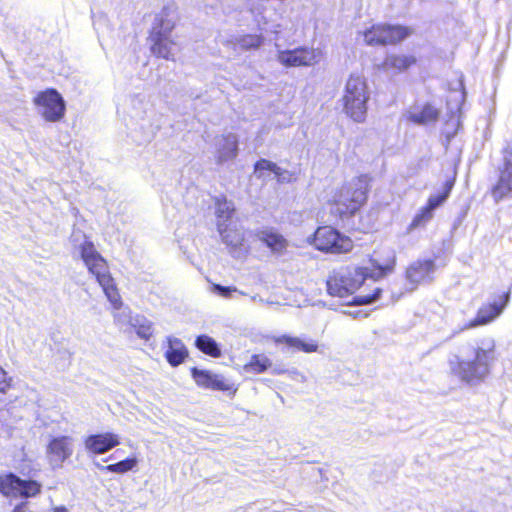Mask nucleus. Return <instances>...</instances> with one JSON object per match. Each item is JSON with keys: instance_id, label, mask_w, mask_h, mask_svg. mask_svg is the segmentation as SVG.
I'll use <instances>...</instances> for the list:
<instances>
[{"instance_id": "22", "label": "nucleus", "mask_w": 512, "mask_h": 512, "mask_svg": "<svg viewBox=\"0 0 512 512\" xmlns=\"http://www.w3.org/2000/svg\"><path fill=\"white\" fill-rule=\"evenodd\" d=\"M168 348L165 352V357L167 362L176 367L184 362V360L188 357V351L183 344L182 340L169 336L167 337Z\"/></svg>"}, {"instance_id": "18", "label": "nucleus", "mask_w": 512, "mask_h": 512, "mask_svg": "<svg viewBox=\"0 0 512 512\" xmlns=\"http://www.w3.org/2000/svg\"><path fill=\"white\" fill-rule=\"evenodd\" d=\"M216 152L215 159L217 163H224L237 156L238 138L233 133L219 136L215 139Z\"/></svg>"}, {"instance_id": "14", "label": "nucleus", "mask_w": 512, "mask_h": 512, "mask_svg": "<svg viewBox=\"0 0 512 512\" xmlns=\"http://www.w3.org/2000/svg\"><path fill=\"white\" fill-rule=\"evenodd\" d=\"M120 444V438L113 432L93 434L85 438V449L93 454H104Z\"/></svg>"}, {"instance_id": "44", "label": "nucleus", "mask_w": 512, "mask_h": 512, "mask_svg": "<svg viewBox=\"0 0 512 512\" xmlns=\"http://www.w3.org/2000/svg\"><path fill=\"white\" fill-rule=\"evenodd\" d=\"M252 299L253 300H258V297L257 296H253Z\"/></svg>"}, {"instance_id": "16", "label": "nucleus", "mask_w": 512, "mask_h": 512, "mask_svg": "<svg viewBox=\"0 0 512 512\" xmlns=\"http://www.w3.org/2000/svg\"><path fill=\"white\" fill-rule=\"evenodd\" d=\"M176 21L175 10L171 7H164L155 17L150 38L172 36Z\"/></svg>"}, {"instance_id": "37", "label": "nucleus", "mask_w": 512, "mask_h": 512, "mask_svg": "<svg viewBox=\"0 0 512 512\" xmlns=\"http://www.w3.org/2000/svg\"><path fill=\"white\" fill-rule=\"evenodd\" d=\"M448 195H449V189H447L443 193L431 195L429 197L428 202L425 207L429 208L430 211L434 212V210L437 207H439L446 201V199L448 198Z\"/></svg>"}, {"instance_id": "5", "label": "nucleus", "mask_w": 512, "mask_h": 512, "mask_svg": "<svg viewBox=\"0 0 512 512\" xmlns=\"http://www.w3.org/2000/svg\"><path fill=\"white\" fill-rule=\"evenodd\" d=\"M369 98V88L365 77L359 73L350 74L341 98L343 112L355 122H364Z\"/></svg>"}, {"instance_id": "41", "label": "nucleus", "mask_w": 512, "mask_h": 512, "mask_svg": "<svg viewBox=\"0 0 512 512\" xmlns=\"http://www.w3.org/2000/svg\"><path fill=\"white\" fill-rule=\"evenodd\" d=\"M13 512H26V503H22V504H19L17 505Z\"/></svg>"}, {"instance_id": "27", "label": "nucleus", "mask_w": 512, "mask_h": 512, "mask_svg": "<svg viewBox=\"0 0 512 512\" xmlns=\"http://www.w3.org/2000/svg\"><path fill=\"white\" fill-rule=\"evenodd\" d=\"M227 43L231 44L234 49H257L262 45L263 37L260 35H240L232 37Z\"/></svg>"}, {"instance_id": "38", "label": "nucleus", "mask_w": 512, "mask_h": 512, "mask_svg": "<svg viewBox=\"0 0 512 512\" xmlns=\"http://www.w3.org/2000/svg\"><path fill=\"white\" fill-rule=\"evenodd\" d=\"M11 386V378L7 376L6 371L0 367V393H5Z\"/></svg>"}, {"instance_id": "40", "label": "nucleus", "mask_w": 512, "mask_h": 512, "mask_svg": "<svg viewBox=\"0 0 512 512\" xmlns=\"http://www.w3.org/2000/svg\"><path fill=\"white\" fill-rule=\"evenodd\" d=\"M51 512H69V510L65 506L61 505L52 507Z\"/></svg>"}, {"instance_id": "33", "label": "nucleus", "mask_w": 512, "mask_h": 512, "mask_svg": "<svg viewBox=\"0 0 512 512\" xmlns=\"http://www.w3.org/2000/svg\"><path fill=\"white\" fill-rule=\"evenodd\" d=\"M210 292L225 299H233L236 295H244L242 291L238 290L234 286H222L220 284H212Z\"/></svg>"}, {"instance_id": "36", "label": "nucleus", "mask_w": 512, "mask_h": 512, "mask_svg": "<svg viewBox=\"0 0 512 512\" xmlns=\"http://www.w3.org/2000/svg\"><path fill=\"white\" fill-rule=\"evenodd\" d=\"M278 170L279 167L275 163L262 159L255 164L254 172L257 175V177L263 178L266 176V172H271L274 174L275 171Z\"/></svg>"}, {"instance_id": "32", "label": "nucleus", "mask_w": 512, "mask_h": 512, "mask_svg": "<svg viewBox=\"0 0 512 512\" xmlns=\"http://www.w3.org/2000/svg\"><path fill=\"white\" fill-rule=\"evenodd\" d=\"M270 366H271L270 359L263 354H258V355H253L251 357V360L246 365V368L249 371H252L255 373H262V372L266 371Z\"/></svg>"}, {"instance_id": "39", "label": "nucleus", "mask_w": 512, "mask_h": 512, "mask_svg": "<svg viewBox=\"0 0 512 512\" xmlns=\"http://www.w3.org/2000/svg\"><path fill=\"white\" fill-rule=\"evenodd\" d=\"M274 175L280 182H291L294 179V175L292 173L282 170L280 167L278 171H275Z\"/></svg>"}, {"instance_id": "3", "label": "nucleus", "mask_w": 512, "mask_h": 512, "mask_svg": "<svg viewBox=\"0 0 512 512\" xmlns=\"http://www.w3.org/2000/svg\"><path fill=\"white\" fill-rule=\"evenodd\" d=\"M72 242L89 272L95 276L112 307L119 310L122 307L121 297L105 259L96 250L93 242L81 232L77 231L72 234Z\"/></svg>"}, {"instance_id": "31", "label": "nucleus", "mask_w": 512, "mask_h": 512, "mask_svg": "<svg viewBox=\"0 0 512 512\" xmlns=\"http://www.w3.org/2000/svg\"><path fill=\"white\" fill-rule=\"evenodd\" d=\"M433 218V212L429 210L427 207H422L413 217L412 221L407 227V232L411 233L412 231L425 227L427 223Z\"/></svg>"}, {"instance_id": "15", "label": "nucleus", "mask_w": 512, "mask_h": 512, "mask_svg": "<svg viewBox=\"0 0 512 512\" xmlns=\"http://www.w3.org/2000/svg\"><path fill=\"white\" fill-rule=\"evenodd\" d=\"M192 377L197 385L219 391L235 390L233 383L226 380L222 375L214 374L207 370L192 369Z\"/></svg>"}, {"instance_id": "25", "label": "nucleus", "mask_w": 512, "mask_h": 512, "mask_svg": "<svg viewBox=\"0 0 512 512\" xmlns=\"http://www.w3.org/2000/svg\"><path fill=\"white\" fill-rule=\"evenodd\" d=\"M415 61L416 59L410 55L390 54L386 56L383 62V68L385 71L401 73L411 67Z\"/></svg>"}, {"instance_id": "30", "label": "nucleus", "mask_w": 512, "mask_h": 512, "mask_svg": "<svg viewBox=\"0 0 512 512\" xmlns=\"http://www.w3.org/2000/svg\"><path fill=\"white\" fill-rule=\"evenodd\" d=\"M196 346L200 351L212 357H219L221 355L216 341L207 335L197 337Z\"/></svg>"}, {"instance_id": "34", "label": "nucleus", "mask_w": 512, "mask_h": 512, "mask_svg": "<svg viewBox=\"0 0 512 512\" xmlns=\"http://www.w3.org/2000/svg\"><path fill=\"white\" fill-rule=\"evenodd\" d=\"M378 28L379 24H375L362 32L363 40L367 45H381V33Z\"/></svg>"}, {"instance_id": "8", "label": "nucleus", "mask_w": 512, "mask_h": 512, "mask_svg": "<svg viewBox=\"0 0 512 512\" xmlns=\"http://www.w3.org/2000/svg\"><path fill=\"white\" fill-rule=\"evenodd\" d=\"M309 242L317 250L332 254L347 253L353 249V241L331 226L318 227Z\"/></svg>"}, {"instance_id": "19", "label": "nucleus", "mask_w": 512, "mask_h": 512, "mask_svg": "<svg viewBox=\"0 0 512 512\" xmlns=\"http://www.w3.org/2000/svg\"><path fill=\"white\" fill-rule=\"evenodd\" d=\"M115 318L121 324L127 323L141 339L148 340L152 336V323L143 316L131 317L129 313L122 311Z\"/></svg>"}, {"instance_id": "10", "label": "nucleus", "mask_w": 512, "mask_h": 512, "mask_svg": "<svg viewBox=\"0 0 512 512\" xmlns=\"http://www.w3.org/2000/svg\"><path fill=\"white\" fill-rule=\"evenodd\" d=\"M322 53L319 49L301 46L294 49L278 50L276 59L284 67H310L318 64Z\"/></svg>"}, {"instance_id": "1", "label": "nucleus", "mask_w": 512, "mask_h": 512, "mask_svg": "<svg viewBox=\"0 0 512 512\" xmlns=\"http://www.w3.org/2000/svg\"><path fill=\"white\" fill-rule=\"evenodd\" d=\"M497 344L493 337H484L469 344L461 354L448 357L449 374L463 385L475 388L490 376L497 361Z\"/></svg>"}, {"instance_id": "23", "label": "nucleus", "mask_w": 512, "mask_h": 512, "mask_svg": "<svg viewBox=\"0 0 512 512\" xmlns=\"http://www.w3.org/2000/svg\"><path fill=\"white\" fill-rule=\"evenodd\" d=\"M258 239L264 243L272 252L281 253L288 246L287 240L273 229H265L257 234Z\"/></svg>"}, {"instance_id": "42", "label": "nucleus", "mask_w": 512, "mask_h": 512, "mask_svg": "<svg viewBox=\"0 0 512 512\" xmlns=\"http://www.w3.org/2000/svg\"><path fill=\"white\" fill-rule=\"evenodd\" d=\"M347 314L349 315H352L354 317H357L359 314H360V311H355V312H346Z\"/></svg>"}, {"instance_id": "9", "label": "nucleus", "mask_w": 512, "mask_h": 512, "mask_svg": "<svg viewBox=\"0 0 512 512\" xmlns=\"http://www.w3.org/2000/svg\"><path fill=\"white\" fill-rule=\"evenodd\" d=\"M509 300L510 294L507 292L501 296L498 302L495 301L493 303L483 304L478 309L476 316L473 319L465 320L459 323L457 328L453 331V335L492 323L502 314Z\"/></svg>"}, {"instance_id": "12", "label": "nucleus", "mask_w": 512, "mask_h": 512, "mask_svg": "<svg viewBox=\"0 0 512 512\" xmlns=\"http://www.w3.org/2000/svg\"><path fill=\"white\" fill-rule=\"evenodd\" d=\"M74 439L71 436L59 435L51 437L47 444L46 455L53 467H60L73 454Z\"/></svg>"}, {"instance_id": "29", "label": "nucleus", "mask_w": 512, "mask_h": 512, "mask_svg": "<svg viewBox=\"0 0 512 512\" xmlns=\"http://www.w3.org/2000/svg\"><path fill=\"white\" fill-rule=\"evenodd\" d=\"M460 107L456 105L455 110L451 111L449 119L445 122L443 128V134L445 135L447 141H450L458 132L461 122H460Z\"/></svg>"}, {"instance_id": "17", "label": "nucleus", "mask_w": 512, "mask_h": 512, "mask_svg": "<svg viewBox=\"0 0 512 512\" xmlns=\"http://www.w3.org/2000/svg\"><path fill=\"white\" fill-rule=\"evenodd\" d=\"M435 265L432 260L416 261L411 264L406 271V279L412 285L411 290L417 285L431 280Z\"/></svg>"}, {"instance_id": "7", "label": "nucleus", "mask_w": 512, "mask_h": 512, "mask_svg": "<svg viewBox=\"0 0 512 512\" xmlns=\"http://www.w3.org/2000/svg\"><path fill=\"white\" fill-rule=\"evenodd\" d=\"M33 104L37 113L47 122H60L66 113V103L62 95L53 88L36 94Z\"/></svg>"}, {"instance_id": "26", "label": "nucleus", "mask_w": 512, "mask_h": 512, "mask_svg": "<svg viewBox=\"0 0 512 512\" xmlns=\"http://www.w3.org/2000/svg\"><path fill=\"white\" fill-rule=\"evenodd\" d=\"M273 339L275 343H285L289 347L306 353L316 352L318 348L317 343L313 340L305 341L304 339L287 335L274 337Z\"/></svg>"}, {"instance_id": "28", "label": "nucleus", "mask_w": 512, "mask_h": 512, "mask_svg": "<svg viewBox=\"0 0 512 512\" xmlns=\"http://www.w3.org/2000/svg\"><path fill=\"white\" fill-rule=\"evenodd\" d=\"M138 464V459L133 456L126 458L122 461H119L115 464H110L107 466H99V469L103 472H111L116 474H124L126 472L132 471Z\"/></svg>"}, {"instance_id": "11", "label": "nucleus", "mask_w": 512, "mask_h": 512, "mask_svg": "<svg viewBox=\"0 0 512 512\" xmlns=\"http://www.w3.org/2000/svg\"><path fill=\"white\" fill-rule=\"evenodd\" d=\"M41 491V485L33 480H22L9 474L0 477V492L7 497H34Z\"/></svg>"}, {"instance_id": "4", "label": "nucleus", "mask_w": 512, "mask_h": 512, "mask_svg": "<svg viewBox=\"0 0 512 512\" xmlns=\"http://www.w3.org/2000/svg\"><path fill=\"white\" fill-rule=\"evenodd\" d=\"M370 190V178L360 175L345 182L335 190L327 204L335 218L354 215L367 201Z\"/></svg>"}, {"instance_id": "6", "label": "nucleus", "mask_w": 512, "mask_h": 512, "mask_svg": "<svg viewBox=\"0 0 512 512\" xmlns=\"http://www.w3.org/2000/svg\"><path fill=\"white\" fill-rule=\"evenodd\" d=\"M235 207L227 199H216V226L222 241L232 250L240 248L244 242V231L234 219Z\"/></svg>"}, {"instance_id": "21", "label": "nucleus", "mask_w": 512, "mask_h": 512, "mask_svg": "<svg viewBox=\"0 0 512 512\" xmlns=\"http://www.w3.org/2000/svg\"><path fill=\"white\" fill-rule=\"evenodd\" d=\"M153 55L166 60H174L178 45L173 36L150 38Z\"/></svg>"}, {"instance_id": "2", "label": "nucleus", "mask_w": 512, "mask_h": 512, "mask_svg": "<svg viewBox=\"0 0 512 512\" xmlns=\"http://www.w3.org/2000/svg\"><path fill=\"white\" fill-rule=\"evenodd\" d=\"M396 255L393 251L376 252L368 264L359 267H346L333 271L327 281L330 295L340 298L353 295L365 286L366 280L378 281L394 271Z\"/></svg>"}, {"instance_id": "43", "label": "nucleus", "mask_w": 512, "mask_h": 512, "mask_svg": "<svg viewBox=\"0 0 512 512\" xmlns=\"http://www.w3.org/2000/svg\"><path fill=\"white\" fill-rule=\"evenodd\" d=\"M273 373H274V374H279V373H281V371H280L279 369H274V370H273Z\"/></svg>"}, {"instance_id": "24", "label": "nucleus", "mask_w": 512, "mask_h": 512, "mask_svg": "<svg viewBox=\"0 0 512 512\" xmlns=\"http://www.w3.org/2000/svg\"><path fill=\"white\" fill-rule=\"evenodd\" d=\"M378 31L381 33V45L394 44L410 34V30L406 27L388 24H379Z\"/></svg>"}, {"instance_id": "13", "label": "nucleus", "mask_w": 512, "mask_h": 512, "mask_svg": "<svg viewBox=\"0 0 512 512\" xmlns=\"http://www.w3.org/2000/svg\"><path fill=\"white\" fill-rule=\"evenodd\" d=\"M491 193L495 201L512 198V150L504 151L503 163L499 167V177Z\"/></svg>"}, {"instance_id": "35", "label": "nucleus", "mask_w": 512, "mask_h": 512, "mask_svg": "<svg viewBox=\"0 0 512 512\" xmlns=\"http://www.w3.org/2000/svg\"><path fill=\"white\" fill-rule=\"evenodd\" d=\"M372 291V293H364V291H361L358 295L353 297L351 303L361 305L374 302L379 297L381 289L379 287H374Z\"/></svg>"}, {"instance_id": "20", "label": "nucleus", "mask_w": 512, "mask_h": 512, "mask_svg": "<svg viewBox=\"0 0 512 512\" xmlns=\"http://www.w3.org/2000/svg\"><path fill=\"white\" fill-rule=\"evenodd\" d=\"M439 110L429 103L414 105L407 112L409 121L418 125H427L437 121Z\"/></svg>"}]
</instances>
